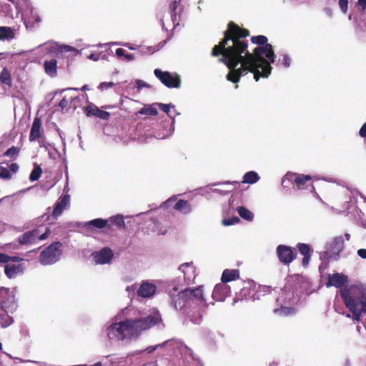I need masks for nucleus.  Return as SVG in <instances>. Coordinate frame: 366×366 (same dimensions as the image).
Returning <instances> with one entry per match:
<instances>
[{
  "label": "nucleus",
  "mask_w": 366,
  "mask_h": 366,
  "mask_svg": "<svg viewBox=\"0 0 366 366\" xmlns=\"http://www.w3.org/2000/svg\"><path fill=\"white\" fill-rule=\"evenodd\" d=\"M18 153L19 149L15 147H11L5 152L4 155L12 158L16 157Z\"/></svg>",
  "instance_id": "42"
},
{
  "label": "nucleus",
  "mask_w": 366,
  "mask_h": 366,
  "mask_svg": "<svg viewBox=\"0 0 366 366\" xmlns=\"http://www.w3.org/2000/svg\"><path fill=\"white\" fill-rule=\"evenodd\" d=\"M239 222V217H233L232 218H230V219H224L222 220V224L224 226H230V225H233L236 223H238Z\"/></svg>",
  "instance_id": "41"
},
{
  "label": "nucleus",
  "mask_w": 366,
  "mask_h": 366,
  "mask_svg": "<svg viewBox=\"0 0 366 366\" xmlns=\"http://www.w3.org/2000/svg\"><path fill=\"white\" fill-rule=\"evenodd\" d=\"M221 184H234V185L237 186V185H239V182H236V181H234V182L227 181L225 182L216 183L214 185H221Z\"/></svg>",
  "instance_id": "59"
},
{
  "label": "nucleus",
  "mask_w": 366,
  "mask_h": 366,
  "mask_svg": "<svg viewBox=\"0 0 366 366\" xmlns=\"http://www.w3.org/2000/svg\"><path fill=\"white\" fill-rule=\"evenodd\" d=\"M348 0H339V6L341 11L346 14L347 11Z\"/></svg>",
  "instance_id": "45"
},
{
  "label": "nucleus",
  "mask_w": 366,
  "mask_h": 366,
  "mask_svg": "<svg viewBox=\"0 0 366 366\" xmlns=\"http://www.w3.org/2000/svg\"><path fill=\"white\" fill-rule=\"evenodd\" d=\"M175 343L176 342L174 340H167L161 344H157L156 345L149 346V347H147L144 350H140V351H138V352L141 354L144 352H147V353L151 354V353L154 352L155 350H157L158 349L163 348L164 347H169V348H173Z\"/></svg>",
  "instance_id": "27"
},
{
  "label": "nucleus",
  "mask_w": 366,
  "mask_h": 366,
  "mask_svg": "<svg viewBox=\"0 0 366 366\" xmlns=\"http://www.w3.org/2000/svg\"><path fill=\"white\" fill-rule=\"evenodd\" d=\"M85 112L87 116H94L104 120H107L110 117V114L108 112L101 110L93 104L86 106Z\"/></svg>",
  "instance_id": "21"
},
{
  "label": "nucleus",
  "mask_w": 366,
  "mask_h": 366,
  "mask_svg": "<svg viewBox=\"0 0 366 366\" xmlns=\"http://www.w3.org/2000/svg\"><path fill=\"white\" fill-rule=\"evenodd\" d=\"M172 291H178V287L175 283H174L172 289L169 290V295L172 299L171 303L175 310H181L193 305L199 307L197 315L192 311L187 312L186 324L187 325L190 322L194 325H199L202 321V312L208 306L203 295L202 287L199 286L195 289L185 288L179 291L177 295H174Z\"/></svg>",
  "instance_id": "3"
},
{
  "label": "nucleus",
  "mask_w": 366,
  "mask_h": 366,
  "mask_svg": "<svg viewBox=\"0 0 366 366\" xmlns=\"http://www.w3.org/2000/svg\"><path fill=\"white\" fill-rule=\"evenodd\" d=\"M238 214L244 219L251 222L253 220L254 214L252 212L243 206L237 208Z\"/></svg>",
  "instance_id": "33"
},
{
  "label": "nucleus",
  "mask_w": 366,
  "mask_h": 366,
  "mask_svg": "<svg viewBox=\"0 0 366 366\" xmlns=\"http://www.w3.org/2000/svg\"><path fill=\"white\" fill-rule=\"evenodd\" d=\"M9 169L13 172L16 173L19 169V165L16 163H12L9 166Z\"/></svg>",
  "instance_id": "57"
},
{
  "label": "nucleus",
  "mask_w": 366,
  "mask_h": 366,
  "mask_svg": "<svg viewBox=\"0 0 366 366\" xmlns=\"http://www.w3.org/2000/svg\"><path fill=\"white\" fill-rule=\"evenodd\" d=\"M59 106L62 108V109H64L65 107H66L68 106V102L67 100L66 99V98H63L59 103Z\"/></svg>",
  "instance_id": "58"
},
{
  "label": "nucleus",
  "mask_w": 366,
  "mask_h": 366,
  "mask_svg": "<svg viewBox=\"0 0 366 366\" xmlns=\"http://www.w3.org/2000/svg\"><path fill=\"white\" fill-rule=\"evenodd\" d=\"M0 306L6 312L14 309L15 297L9 288L0 287Z\"/></svg>",
  "instance_id": "10"
},
{
  "label": "nucleus",
  "mask_w": 366,
  "mask_h": 366,
  "mask_svg": "<svg viewBox=\"0 0 366 366\" xmlns=\"http://www.w3.org/2000/svg\"><path fill=\"white\" fill-rule=\"evenodd\" d=\"M135 84H136V87L138 89V90H140L144 87H147V88L149 87V85L148 84H147L146 82H144V81L140 80V79L137 80L135 82Z\"/></svg>",
  "instance_id": "47"
},
{
  "label": "nucleus",
  "mask_w": 366,
  "mask_h": 366,
  "mask_svg": "<svg viewBox=\"0 0 366 366\" xmlns=\"http://www.w3.org/2000/svg\"><path fill=\"white\" fill-rule=\"evenodd\" d=\"M13 320L11 317L6 316L5 322H3V317H1V325L4 327L9 326L12 323Z\"/></svg>",
  "instance_id": "51"
},
{
  "label": "nucleus",
  "mask_w": 366,
  "mask_h": 366,
  "mask_svg": "<svg viewBox=\"0 0 366 366\" xmlns=\"http://www.w3.org/2000/svg\"><path fill=\"white\" fill-rule=\"evenodd\" d=\"M359 134L361 137H366V122L360 128Z\"/></svg>",
  "instance_id": "55"
},
{
  "label": "nucleus",
  "mask_w": 366,
  "mask_h": 366,
  "mask_svg": "<svg viewBox=\"0 0 366 366\" xmlns=\"http://www.w3.org/2000/svg\"><path fill=\"white\" fill-rule=\"evenodd\" d=\"M15 38V31L11 27L0 26V41H10Z\"/></svg>",
  "instance_id": "29"
},
{
  "label": "nucleus",
  "mask_w": 366,
  "mask_h": 366,
  "mask_svg": "<svg viewBox=\"0 0 366 366\" xmlns=\"http://www.w3.org/2000/svg\"><path fill=\"white\" fill-rule=\"evenodd\" d=\"M69 202L70 196L69 194H64L57 200L52 212V215L55 219L62 214L64 209L69 205Z\"/></svg>",
  "instance_id": "19"
},
{
  "label": "nucleus",
  "mask_w": 366,
  "mask_h": 366,
  "mask_svg": "<svg viewBox=\"0 0 366 366\" xmlns=\"http://www.w3.org/2000/svg\"><path fill=\"white\" fill-rule=\"evenodd\" d=\"M297 248L298 249L300 254L303 256L310 255L311 254V248L309 244L305 243H298L297 244Z\"/></svg>",
  "instance_id": "36"
},
{
  "label": "nucleus",
  "mask_w": 366,
  "mask_h": 366,
  "mask_svg": "<svg viewBox=\"0 0 366 366\" xmlns=\"http://www.w3.org/2000/svg\"><path fill=\"white\" fill-rule=\"evenodd\" d=\"M24 267L21 264H6L4 272L9 279L15 278L19 274L23 273Z\"/></svg>",
  "instance_id": "24"
},
{
  "label": "nucleus",
  "mask_w": 366,
  "mask_h": 366,
  "mask_svg": "<svg viewBox=\"0 0 366 366\" xmlns=\"http://www.w3.org/2000/svg\"><path fill=\"white\" fill-rule=\"evenodd\" d=\"M176 200V199L174 198V197H171L169 199H168L167 201H165L164 202H163L162 204H161V207L162 208H168L169 207H170V205L174 202Z\"/></svg>",
  "instance_id": "48"
},
{
  "label": "nucleus",
  "mask_w": 366,
  "mask_h": 366,
  "mask_svg": "<svg viewBox=\"0 0 366 366\" xmlns=\"http://www.w3.org/2000/svg\"><path fill=\"white\" fill-rule=\"evenodd\" d=\"M357 4L362 10H364L366 8V0H358Z\"/></svg>",
  "instance_id": "62"
},
{
  "label": "nucleus",
  "mask_w": 366,
  "mask_h": 366,
  "mask_svg": "<svg viewBox=\"0 0 366 366\" xmlns=\"http://www.w3.org/2000/svg\"><path fill=\"white\" fill-rule=\"evenodd\" d=\"M0 351H1L3 353H4L6 356H8L10 359H14V357L9 353L3 351V345L2 343L0 342Z\"/></svg>",
  "instance_id": "63"
},
{
  "label": "nucleus",
  "mask_w": 366,
  "mask_h": 366,
  "mask_svg": "<svg viewBox=\"0 0 366 366\" xmlns=\"http://www.w3.org/2000/svg\"><path fill=\"white\" fill-rule=\"evenodd\" d=\"M177 7V1H174L172 3V11H171V20H172V23L174 24V27H175L176 26H177L179 24V22L177 21V14L175 12Z\"/></svg>",
  "instance_id": "38"
},
{
  "label": "nucleus",
  "mask_w": 366,
  "mask_h": 366,
  "mask_svg": "<svg viewBox=\"0 0 366 366\" xmlns=\"http://www.w3.org/2000/svg\"><path fill=\"white\" fill-rule=\"evenodd\" d=\"M158 107L164 112H165L172 119L173 117H176L179 115L180 114L177 112L175 109L174 105L172 104H162L158 103Z\"/></svg>",
  "instance_id": "30"
},
{
  "label": "nucleus",
  "mask_w": 366,
  "mask_h": 366,
  "mask_svg": "<svg viewBox=\"0 0 366 366\" xmlns=\"http://www.w3.org/2000/svg\"><path fill=\"white\" fill-rule=\"evenodd\" d=\"M259 174L254 171L246 172L243 176L242 183L253 184L259 180Z\"/></svg>",
  "instance_id": "31"
},
{
  "label": "nucleus",
  "mask_w": 366,
  "mask_h": 366,
  "mask_svg": "<svg viewBox=\"0 0 366 366\" xmlns=\"http://www.w3.org/2000/svg\"><path fill=\"white\" fill-rule=\"evenodd\" d=\"M11 260L14 262H19L24 260V258L20 257L19 256H10Z\"/></svg>",
  "instance_id": "60"
},
{
  "label": "nucleus",
  "mask_w": 366,
  "mask_h": 366,
  "mask_svg": "<svg viewBox=\"0 0 366 366\" xmlns=\"http://www.w3.org/2000/svg\"><path fill=\"white\" fill-rule=\"evenodd\" d=\"M41 136V122L39 117H35L29 134V141L34 142Z\"/></svg>",
  "instance_id": "23"
},
{
  "label": "nucleus",
  "mask_w": 366,
  "mask_h": 366,
  "mask_svg": "<svg viewBox=\"0 0 366 366\" xmlns=\"http://www.w3.org/2000/svg\"><path fill=\"white\" fill-rule=\"evenodd\" d=\"M112 44H114V45H120V46H127V45L129 44V43H122V42H112Z\"/></svg>",
  "instance_id": "64"
},
{
  "label": "nucleus",
  "mask_w": 366,
  "mask_h": 366,
  "mask_svg": "<svg viewBox=\"0 0 366 366\" xmlns=\"http://www.w3.org/2000/svg\"><path fill=\"white\" fill-rule=\"evenodd\" d=\"M11 258L9 255L0 252V263H8L10 262Z\"/></svg>",
  "instance_id": "49"
},
{
  "label": "nucleus",
  "mask_w": 366,
  "mask_h": 366,
  "mask_svg": "<svg viewBox=\"0 0 366 366\" xmlns=\"http://www.w3.org/2000/svg\"><path fill=\"white\" fill-rule=\"evenodd\" d=\"M351 194L353 199H355L357 201V198L360 197L363 200L364 202H366V197L362 194L358 192L357 191L351 192Z\"/></svg>",
  "instance_id": "46"
},
{
  "label": "nucleus",
  "mask_w": 366,
  "mask_h": 366,
  "mask_svg": "<svg viewBox=\"0 0 366 366\" xmlns=\"http://www.w3.org/2000/svg\"><path fill=\"white\" fill-rule=\"evenodd\" d=\"M174 117H172L171 122L164 121L159 126V128L154 131V137L157 139H164L170 137L174 130Z\"/></svg>",
  "instance_id": "11"
},
{
  "label": "nucleus",
  "mask_w": 366,
  "mask_h": 366,
  "mask_svg": "<svg viewBox=\"0 0 366 366\" xmlns=\"http://www.w3.org/2000/svg\"><path fill=\"white\" fill-rule=\"evenodd\" d=\"M310 259H311V254L304 256V257L302 259V266L305 267H307V265L309 264V262L310 261Z\"/></svg>",
  "instance_id": "53"
},
{
  "label": "nucleus",
  "mask_w": 366,
  "mask_h": 366,
  "mask_svg": "<svg viewBox=\"0 0 366 366\" xmlns=\"http://www.w3.org/2000/svg\"><path fill=\"white\" fill-rule=\"evenodd\" d=\"M156 291L157 287L154 284L149 281H144L139 287L137 294L142 297L149 298L154 296Z\"/></svg>",
  "instance_id": "18"
},
{
  "label": "nucleus",
  "mask_w": 366,
  "mask_h": 366,
  "mask_svg": "<svg viewBox=\"0 0 366 366\" xmlns=\"http://www.w3.org/2000/svg\"><path fill=\"white\" fill-rule=\"evenodd\" d=\"M239 278V269H226L223 271L222 277H221V281L223 283H227L231 281H234L236 280H238Z\"/></svg>",
  "instance_id": "25"
},
{
  "label": "nucleus",
  "mask_w": 366,
  "mask_h": 366,
  "mask_svg": "<svg viewBox=\"0 0 366 366\" xmlns=\"http://www.w3.org/2000/svg\"><path fill=\"white\" fill-rule=\"evenodd\" d=\"M173 208L184 214H188L192 210L190 203L188 201L183 199L177 201L174 204Z\"/></svg>",
  "instance_id": "28"
},
{
  "label": "nucleus",
  "mask_w": 366,
  "mask_h": 366,
  "mask_svg": "<svg viewBox=\"0 0 366 366\" xmlns=\"http://www.w3.org/2000/svg\"><path fill=\"white\" fill-rule=\"evenodd\" d=\"M154 74L167 88L178 89L181 86V77L176 72L163 71L159 69H155Z\"/></svg>",
  "instance_id": "7"
},
{
  "label": "nucleus",
  "mask_w": 366,
  "mask_h": 366,
  "mask_svg": "<svg viewBox=\"0 0 366 366\" xmlns=\"http://www.w3.org/2000/svg\"><path fill=\"white\" fill-rule=\"evenodd\" d=\"M60 242H55L42 250L39 255V262L42 265H51L57 262L62 254Z\"/></svg>",
  "instance_id": "5"
},
{
  "label": "nucleus",
  "mask_w": 366,
  "mask_h": 366,
  "mask_svg": "<svg viewBox=\"0 0 366 366\" xmlns=\"http://www.w3.org/2000/svg\"><path fill=\"white\" fill-rule=\"evenodd\" d=\"M89 86L87 84H84L81 88L80 89H78V88H74V87H70V88H66V89H64L62 90V92H64V91H66V90H75V91H78V90H81V91H83V92H85V91H87L89 90Z\"/></svg>",
  "instance_id": "52"
},
{
  "label": "nucleus",
  "mask_w": 366,
  "mask_h": 366,
  "mask_svg": "<svg viewBox=\"0 0 366 366\" xmlns=\"http://www.w3.org/2000/svg\"><path fill=\"white\" fill-rule=\"evenodd\" d=\"M247 30L241 29L233 22L228 25L224 31V38L213 47L212 55L222 54L219 61L227 65L229 72L227 79L237 83L240 78L249 72L253 74L257 81L260 77H268L272 71L271 64L274 62L273 47L267 43V38L263 35L252 36L251 41L258 45L254 53H249L247 49V41L244 39L249 36Z\"/></svg>",
  "instance_id": "1"
},
{
  "label": "nucleus",
  "mask_w": 366,
  "mask_h": 366,
  "mask_svg": "<svg viewBox=\"0 0 366 366\" xmlns=\"http://www.w3.org/2000/svg\"><path fill=\"white\" fill-rule=\"evenodd\" d=\"M39 46H43L45 49L49 53H54L57 50V46L54 43L47 42L44 44L40 45Z\"/></svg>",
  "instance_id": "40"
},
{
  "label": "nucleus",
  "mask_w": 366,
  "mask_h": 366,
  "mask_svg": "<svg viewBox=\"0 0 366 366\" xmlns=\"http://www.w3.org/2000/svg\"><path fill=\"white\" fill-rule=\"evenodd\" d=\"M340 297L346 307L352 312L353 320L359 321L361 314H366V285H360L352 289L342 288Z\"/></svg>",
  "instance_id": "4"
},
{
  "label": "nucleus",
  "mask_w": 366,
  "mask_h": 366,
  "mask_svg": "<svg viewBox=\"0 0 366 366\" xmlns=\"http://www.w3.org/2000/svg\"><path fill=\"white\" fill-rule=\"evenodd\" d=\"M107 219L97 218L89 222L80 223L79 224H82L83 227L86 229L94 230L95 229H103L107 225Z\"/></svg>",
  "instance_id": "22"
},
{
  "label": "nucleus",
  "mask_w": 366,
  "mask_h": 366,
  "mask_svg": "<svg viewBox=\"0 0 366 366\" xmlns=\"http://www.w3.org/2000/svg\"><path fill=\"white\" fill-rule=\"evenodd\" d=\"M344 237L342 236H337L326 243V254L330 258L337 259L340 257V252L344 249Z\"/></svg>",
  "instance_id": "9"
},
{
  "label": "nucleus",
  "mask_w": 366,
  "mask_h": 366,
  "mask_svg": "<svg viewBox=\"0 0 366 366\" xmlns=\"http://www.w3.org/2000/svg\"><path fill=\"white\" fill-rule=\"evenodd\" d=\"M157 107V104L144 106L139 111V113L142 115L155 116L158 114Z\"/></svg>",
  "instance_id": "32"
},
{
  "label": "nucleus",
  "mask_w": 366,
  "mask_h": 366,
  "mask_svg": "<svg viewBox=\"0 0 366 366\" xmlns=\"http://www.w3.org/2000/svg\"><path fill=\"white\" fill-rule=\"evenodd\" d=\"M104 56H105V55H102V59H104ZM87 58L89 59L97 61L101 59V54H91L87 56Z\"/></svg>",
  "instance_id": "50"
},
{
  "label": "nucleus",
  "mask_w": 366,
  "mask_h": 366,
  "mask_svg": "<svg viewBox=\"0 0 366 366\" xmlns=\"http://www.w3.org/2000/svg\"><path fill=\"white\" fill-rule=\"evenodd\" d=\"M0 177L2 179H9L11 178V174L7 167L0 165Z\"/></svg>",
  "instance_id": "39"
},
{
  "label": "nucleus",
  "mask_w": 366,
  "mask_h": 366,
  "mask_svg": "<svg viewBox=\"0 0 366 366\" xmlns=\"http://www.w3.org/2000/svg\"><path fill=\"white\" fill-rule=\"evenodd\" d=\"M230 293L231 290L229 286L222 282L215 285L212 296L214 300L223 302L230 295Z\"/></svg>",
  "instance_id": "14"
},
{
  "label": "nucleus",
  "mask_w": 366,
  "mask_h": 366,
  "mask_svg": "<svg viewBox=\"0 0 366 366\" xmlns=\"http://www.w3.org/2000/svg\"><path fill=\"white\" fill-rule=\"evenodd\" d=\"M161 320L160 314L157 311L134 319L126 318L119 322L117 320H112L108 323L105 333L111 341L131 342L137 340L144 331L156 325Z\"/></svg>",
  "instance_id": "2"
},
{
  "label": "nucleus",
  "mask_w": 366,
  "mask_h": 366,
  "mask_svg": "<svg viewBox=\"0 0 366 366\" xmlns=\"http://www.w3.org/2000/svg\"><path fill=\"white\" fill-rule=\"evenodd\" d=\"M109 220L119 227H124L125 222L122 215H116L110 217Z\"/></svg>",
  "instance_id": "37"
},
{
  "label": "nucleus",
  "mask_w": 366,
  "mask_h": 366,
  "mask_svg": "<svg viewBox=\"0 0 366 366\" xmlns=\"http://www.w3.org/2000/svg\"><path fill=\"white\" fill-rule=\"evenodd\" d=\"M291 62H292V59L291 57L287 54H282V64L285 67V68H289L291 65Z\"/></svg>",
  "instance_id": "43"
},
{
  "label": "nucleus",
  "mask_w": 366,
  "mask_h": 366,
  "mask_svg": "<svg viewBox=\"0 0 366 366\" xmlns=\"http://www.w3.org/2000/svg\"><path fill=\"white\" fill-rule=\"evenodd\" d=\"M116 55L119 58L124 56L125 51L123 49L119 48V49H116Z\"/></svg>",
  "instance_id": "56"
},
{
  "label": "nucleus",
  "mask_w": 366,
  "mask_h": 366,
  "mask_svg": "<svg viewBox=\"0 0 366 366\" xmlns=\"http://www.w3.org/2000/svg\"><path fill=\"white\" fill-rule=\"evenodd\" d=\"M277 254L280 262L284 264L291 263L295 256L292 247L283 244L277 246Z\"/></svg>",
  "instance_id": "12"
},
{
  "label": "nucleus",
  "mask_w": 366,
  "mask_h": 366,
  "mask_svg": "<svg viewBox=\"0 0 366 366\" xmlns=\"http://www.w3.org/2000/svg\"><path fill=\"white\" fill-rule=\"evenodd\" d=\"M24 23L27 29H34L37 27L40 22L41 18L38 15L36 10L33 8L30 9L29 12L26 11L22 15Z\"/></svg>",
  "instance_id": "13"
},
{
  "label": "nucleus",
  "mask_w": 366,
  "mask_h": 366,
  "mask_svg": "<svg viewBox=\"0 0 366 366\" xmlns=\"http://www.w3.org/2000/svg\"><path fill=\"white\" fill-rule=\"evenodd\" d=\"M348 280L347 276L341 273H335L330 275L328 282L326 283L327 287L334 286L335 287H340L343 286Z\"/></svg>",
  "instance_id": "20"
},
{
  "label": "nucleus",
  "mask_w": 366,
  "mask_h": 366,
  "mask_svg": "<svg viewBox=\"0 0 366 366\" xmlns=\"http://www.w3.org/2000/svg\"><path fill=\"white\" fill-rule=\"evenodd\" d=\"M124 57L127 61H132L134 59V55L132 54H125Z\"/></svg>",
  "instance_id": "61"
},
{
  "label": "nucleus",
  "mask_w": 366,
  "mask_h": 366,
  "mask_svg": "<svg viewBox=\"0 0 366 366\" xmlns=\"http://www.w3.org/2000/svg\"><path fill=\"white\" fill-rule=\"evenodd\" d=\"M42 173V169L40 166L37 165L35 166L29 175V180L31 182L36 181L39 179L41 177V174Z\"/></svg>",
  "instance_id": "35"
},
{
  "label": "nucleus",
  "mask_w": 366,
  "mask_h": 366,
  "mask_svg": "<svg viewBox=\"0 0 366 366\" xmlns=\"http://www.w3.org/2000/svg\"><path fill=\"white\" fill-rule=\"evenodd\" d=\"M311 179L310 175L287 172L282 178V185L285 188H289L290 184H292L295 189H303Z\"/></svg>",
  "instance_id": "6"
},
{
  "label": "nucleus",
  "mask_w": 366,
  "mask_h": 366,
  "mask_svg": "<svg viewBox=\"0 0 366 366\" xmlns=\"http://www.w3.org/2000/svg\"><path fill=\"white\" fill-rule=\"evenodd\" d=\"M357 253L360 258L366 259V249H360L357 250Z\"/></svg>",
  "instance_id": "54"
},
{
  "label": "nucleus",
  "mask_w": 366,
  "mask_h": 366,
  "mask_svg": "<svg viewBox=\"0 0 366 366\" xmlns=\"http://www.w3.org/2000/svg\"><path fill=\"white\" fill-rule=\"evenodd\" d=\"M179 271L183 274L184 282L192 284L196 278L195 269L192 262H186L179 267Z\"/></svg>",
  "instance_id": "16"
},
{
  "label": "nucleus",
  "mask_w": 366,
  "mask_h": 366,
  "mask_svg": "<svg viewBox=\"0 0 366 366\" xmlns=\"http://www.w3.org/2000/svg\"><path fill=\"white\" fill-rule=\"evenodd\" d=\"M92 256L97 264H105L112 261L114 253L110 248L104 247L98 252H93Z\"/></svg>",
  "instance_id": "15"
},
{
  "label": "nucleus",
  "mask_w": 366,
  "mask_h": 366,
  "mask_svg": "<svg viewBox=\"0 0 366 366\" xmlns=\"http://www.w3.org/2000/svg\"><path fill=\"white\" fill-rule=\"evenodd\" d=\"M283 295L284 293L282 294V296L277 298V303L278 305H280V307L274 309V313L280 317H286L295 315L296 310L294 307L287 306L286 303L284 305Z\"/></svg>",
  "instance_id": "17"
},
{
  "label": "nucleus",
  "mask_w": 366,
  "mask_h": 366,
  "mask_svg": "<svg viewBox=\"0 0 366 366\" xmlns=\"http://www.w3.org/2000/svg\"><path fill=\"white\" fill-rule=\"evenodd\" d=\"M0 81L1 83L11 86V79L9 72L6 69H3L0 74Z\"/></svg>",
  "instance_id": "34"
},
{
  "label": "nucleus",
  "mask_w": 366,
  "mask_h": 366,
  "mask_svg": "<svg viewBox=\"0 0 366 366\" xmlns=\"http://www.w3.org/2000/svg\"><path fill=\"white\" fill-rule=\"evenodd\" d=\"M114 85V84L112 81L102 82L98 86V89L103 91V90L108 89L113 87Z\"/></svg>",
  "instance_id": "44"
},
{
  "label": "nucleus",
  "mask_w": 366,
  "mask_h": 366,
  "mask_svg": "<svg viewBox=\"0 0 366 366\" xmlns=\"http://www.w3.org/2000/svg\"><path fill=\"white\" fill-rule=\"evenodd\" d=\"M49 229L46 228L45 232L40 234L39 229H34L31 231L24 232L23 234L19 237L18 242L21 245L33 244L37 241L44 240L49 235Z\"/></svg>",
  "instance_id": "8"
},
{
  "label": "nucleus",
  "mask_w": 366,
  "mask_h": 366,
  "mask_svg": "<svg viewBox=\"0 0 366 366\" xmlns=\"http://www.w3.org/2000/svg\"><path fill=\"white\" fill-rule=\"evenodd\" d=\"M44 71L51 77L57 75V61L54 59L46 60L44 63Z\"/></svg>",
  "instance_id": "26"
}]
</instances>
